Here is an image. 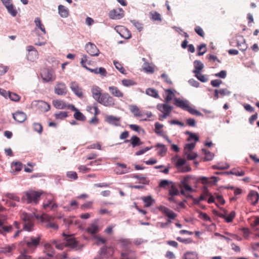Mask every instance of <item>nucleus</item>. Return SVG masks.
Listing matches in <instances>:
<instances>
[{
	"label": "nucleus",
	"instance_id": "nucleus-1",
	"mask_svg": "<svg viewBox=\"0 0 259 259\" xmlns=\"http://www.w3.org/2000/svg\"><path fill=\"white\" fill-rule=\"evenodd\" d=\"M63 235L64 237V243L55 240L52 243L56 248L59 250H63L64 247H68L75 250H80L82 248V245L79 244L73 235H66L65 233Z\"/></svg>",
	"mask_w": 259,
	"mask_h": 259
},
{
	"label": "nucleus",
	"instance_id": "nucleus-2",
	"mask_svg": "<svg viewBox=\"0 0 259 259\" xmlns=\"http://www.w3.org/2000/svg\"><path fill=\"white\" fill-rule=\"evenodd\" d=\"M174 104L178 107L184 110L187 111L192 115L198 116H203V114L195 109L193 108L189 105V102L187 100H183L180 98H175L174 99Z\"/></svg>",
	"mask_w": 259,
	"mask_h": 259
},
{
	"label": "nucleus",
	"instance_id": "nucleus-3",
	"mask_svg": "<svg viewBox=\"0 0 259 259\" xmlns=\"http://www.w3.org/2000/svg\"><path fill=\"white\" fill-rule=\"evenodd\" d=\"M42 194L41 191L29 190L25 192L22 199L24 201H26L27 203L36 204L39 201Z\"/></svg>",
	"mask_w": 259,
	"mask_h": 259
},
{
	"label": "nucleus",
	"instance_id": "nucleus-4",
	"mask_svg": "<svg viewBox=\"0 0 259 259\" xmlns=\"http://www.w3.org/2000/svg\"><path fill=\"white\" fill-rule=\"evenodd\" d=\"M41 239V235H38L37 237H25L21 243L30 251H34L39 244Z\"/></svg>",
	"mask_w": 259,
	"mask_h": 259
},
{
	"label": "nucleus",
	"instance_id": "nucleus-5",
	"mask_svg": "<svg viewBox=\"0 0 259 259\" xmlns=\"http://www.w3.org/2000/svg\"><path fill=\"white\" fill-rule=\"evenodd\" d=\"M97 102L106 107H112L115 105V99L107 93H103Z\"/></svg>",
	"mask_w": 259,
	"mask_h": 259
},
{
	"label": "nucleus",
	"instance_id": "nucleus-6",
	"mask_svg": "<svg viewBox=\"0 0 259 259\" xmlns=\"http://www.w3.org/2000/svg\"><path fill=\"white\" fill-rule=\"evenodd\" d=\"M158 208L165 216L168 218L167 222H165L167 226L171 223V220L175 219L177 217V213L164 206L161 205Z\"/></svg>",
	"mask_w": 259,
	"mask_h": 259
},
{
	"label": "nucleus",
	"instance_id": "nucleus-7",
	"mask_svg": "<svg viewBox=\"0 0 259 259\" xmlns=\"http://www.w3.org/2000/svg\"><path fill=\"white\" fill-rule=\"evenodd\" d=\"M40 75L42 79L46 82L54 81L56 78L55 71L47 68H44L41 70Z\"/></svg>",
	"mask_w": 259,
	"mask_h": 259
},
{
	"label": "nucleus",
	"instance_id": "nucleus-8",
	"mask_svg": "<svg viewBox=\"0 0 259 259\" xmlns=\"http://www.w3.org/2000/svg\"><path fill=\"white\" fill-rule=\"evenodd\" d=\"M189 177H185L181 181L180 184V187L181 188V193L184 195L185 192H192L193 191L192 188L189 185Z\"/></svg>",
	"mask_w": 259,
	"mask_h": 259
},
{
	"label": "nucleus",
	"instance_id": "nucleus-9",
	"mask_svg": "<svg viewBox=\"0 0 259 259\" xmlns=\"http://www.w3.org/2000/svg\"><path fill=\"white\" fill-rule=\"evenodd\" d=\"M42 222L46 221V227L47 228H50L54 230L58 229V225L55 223L52 222L54 220V218L51 215H49L47 214H42V216L41 217Z\"/></svg>",
	"mask_w": 259,
	"mask_h": 259
},
{
	"label": "nucleus",
	"instance_id": "nucleus-10",
	"mask_svg": "<svg viewBox=\"0 0 259 259\" xmlns=\"http://www.w3.org/2000/svg\"><path fill=\"white\" fill-rule=\"evenodd\" d=\"M85 48L87 53L91 56H98L100 54L99 50L93 43L88 42Z\"/></svg>",
	"mask_w": 259,
	"mask_h": 259
},
{
	"label": "nucleus",
	"instance_id": "nucleus-11",
	"mask_svg": "<svg viewBox=\"0 0 259 259\" xmlns=\"http://www.w3.org/2000/svg\"><path fill=\"white\" fill-rule=\"evenodd\" d=\"M70 88L72 91L79 98L83 97L82 88L76 81H72L70 83Z\"/></svg>",
	"mask_w": 259,
	"mask_h": 259
},
{
	"label": "nucleus",
	"instance_id": "nucleus-12",
	"mask_svg": "<svg viewBox=\"0 0 259 259\" xmlns=\"http://www.w3.org/2000/svg\"><path fill=\"white\" fill-rule=\"evenodd\" d=\"M114 171L118 175H122L130 171V167H127L124 163H117Z\"/></svg>",
	"mask_w": 259,
	"mask_h": 259
},
{
	"label": "nucleus",
	"instance_id": "nucleus-13",
	"mask_svg": "<svg viewBox=\"0 0 259 259\" xmlns=\"http://www.w3.org/2000/svg\"><path fill=\"white\" fill-rule=\"evenodd\" d=\"M124 16V11L121 8L114 9L109 13V16L113 19H120Z\"/></svg>",
	"mask_w": 259,
	"mask_h": 259
},
{
	"label": "nucleus",
	"instance_id": "nucleus-14",
	"mask_svg": "<svg viewBox=\"0 0 259 259\" xmlns=\"http://www.w3.org/2000/svg\"><path fill=\"white\" fill-rule=\"evenodd\" d=\"M114 252L113 248L104 246L101 248L100 254L103 258H109L113 255Z\"/></svg>",
	"mask_w": 259,
	"mask_h": 259
},
{
	"label": "nucleus",
	"instance_id": "nucleus-15",
	"mask_svg": "<svg viewBox=\"0 0 259 259\" xmlns=\"http://www.w3.org/2000/svg\"><path fill=\"white\" fill-rule=\"evenodd\" d=\"M27 50L28 52L27 59L31 61H33L37 58L38 53L37 51L32 46H28L27 47Z\"/></svg>",
	"mask_w": 259,
	"mask_h": 259
},
{
	"label": "nucleus",
	"instance_id": "nucleus-16",
	"mask_svg": "<svg viewBox=\"0 0 259 259\" xmlns=\"http://www.w3.org/2000/svg\"><path fill=\"white\" fill-rule=\"evenodd\" d=\"M259 195L257 192L253 190L250 191L247 196V200L252 205H255L257 203Z\"/></svg>",
	"mask_w": 259,
	"mask_h": 259
},
{
	"label": "nucleus",
	"instance_id": "nucleus-17",
	"mask_svg": "<svg viewBox=\"0 0 259 259\" xmlns=\"http://www.w3.org/2000/svg\"><path fill=\"white\" fill-rule=\"evenodd\" d=\"M117 31L122 37L125 39H129L132 36L131 32L124 26L117 27Z\"/></svg>",
	"mask_w": 259,
	"mask_h": 259
},
{
	"label": "nucleus",
	"instance_id": "nucleus-18",
	"mask_svg": "<svg viewBox=\"0 0 259 259\" xmlns=\"http://www.w3.org/2000/svg\"><path fill=\"white\" fill-rule=\"evenodd\" d=\"M55 93L58 95H63L66 93V87L63 82H57L55 88Z\"/></svg>",
	"mask_w": 259,
	"mask_h": 259
},
{
	"label": "nucleus",
	"instance_id": "nucleus-19",
	"mask_svg": "<svg viewBox=\"0 0 259 259\" xmlns=\"http://www.w3.org/2000/svg\"><path fill=\"white\" fill-rule=\"evenodd\" d=\"M108 89L111 94L114 97L123 98L124 96L123 93L115 86H110Z\"/></svg>",
	"mask_w": 259,
	"mask_h": 259
},
{
	"label": "nucleus",
	"instance_id": "nucleus-20",
	"mask_svg": "<svg viewBox=\"0 0 259 259\" xmlns=\"http://www.w3.org/2000/svg\"><path fill=\"white\" fill-rule=\"evenodd\" d=\"M14 119L18 122L22 123L27 119L26 114L22 111H16L13 114Z\"/></svg>",
	"mask_w": 259,
	"mask_h": 259
},
{
	"label": "nucleus",
	"instance_id": "nucleus-21",
	"mask_svg": "<svg viewBox=\"0 0 259 259\" xmlns=\"http://www.w3.org/2000/svg\"><path fill=\"white\" fill-rule=\"evenodd\" d=\"M157 109L162 113L169 115L171 110L172 107L166 104H160L157 106Z\"/></svg>",
	"mask_w": 259,
	"mask_h": 259
},
{
	"label": "nucleus",
	"instance_id": "nucleus-22",
	"mask_svg": "<svg viewBox=\"0 0 259 259\" xmlns=\"http://www.w3.org/2000/svg\"><path fill=\"white\" fill-rule=\"evenodd\" d=\"M6 221L4 220H0V228L4 232L3 235H6L7 233H10L12 231L13 228L12 225H6Z\"/></svg>",
	"mask_w": 259,
	"mask_h": 259
},
{
	"label": "nucleus",
	"instance_id": "nucleus-23",
	"mask_svg": "<svg viewBox=\"0 0 259 259\" xmlns=\"http://www.w3.org/2000/svg\"><path fill=\"white\" fill-rule=\"evenodd\" d=\"M88 232L91 234H95L97 233L99 231L98 221L95 220L87 229Z\"/></svg>",
	"mask_w": 259,
	"mask_h": 259
},
{
	"label": "nucleus",
	"instance_id": "nucleus-24",
	"mask_svg": "<svg viewBox=\"0 0 259 259\" xmlns=\"http://www.w3.org/2000/svg\"><path fill=\"white\" fill-rule=\"evenodd\" d=\"M16 249V246L14 244L5 245L4 247H0V253L7 254L12 253Z\"/></svg>",
	"mask_w": 259,
	"mask_h": 259
},
{
	"label": "nucleus",
	"instance_id": "nucleus-25",
	"mask_svg": "<svg viewBox=\"0 0 259 259\" xmlns=\"http://www.w3.org/2000/svg\"><path fill=\"white\" fill-rule=\"evenodd\" d=\"M130 110L131 112L134 114V115L136 117H143L144 116V114L142 111H141L140 109L136 105H131L130 106Z\"/></svg>",
	"mask_w": 259,
	"mask_h": 259
},
{
	"label": "nucleus",
	"instance_id": "nucleus-26",
	"mask_svg": "<svg viewBox=\"0 0 259 259\" xmlns=\"http://www.w3.org/2000/svg\"><path fill=\"white\" fill-rule=\"evenodd\" d=\"M53 106L57 109H63L69 108V106L63 101L60 100H54L53 101Z\"/></svg>",
	"mask_w": 259,
	"mask_h": 259
},
{
	"label": "nucleus",
	"instance_id": "nucleus-27",
	"mask_svg": "<svg viewBox=\"0 0 259 259\" xmlns=\"http://www.w3.org/2000/svg\"><path fill=\"white\" fill-rule=\"evenodd\" d=\"M129 142H131V143L133 147H135L136 146H140L142 144V143L140 141V139L136 136H134L132 137L130 140H125L124 141V143H128Z\"/></svg>",
	"mask_w": 259,
	"mask_h": 259
},
{
	"label": "nucleus",
	"instance_id": "nucleus-28",
	"mask_svg": "<svg viewBox=\"0 0 259 259\" xmlns=\"http://www.w3.org/2000/svg\"><path fill=\"white\" fill-rule=\"evenodd\" d=\"M157 151L158 155L160 156H163L166 154L167 148L163 144L158 143L155 146Z\"/></svg>",
	"mask_w": 259,
	"mask_h": 259
},
{
	"label": "nucleus",
	"instance_id": "nucleus-29",
	"mask_svg": "<svg viewBox=\"0 0 259 259\" xmlns=\"http://www.w3.org/2000/svg\"><path fill=\"white\" fill-rule=\"evenodd\" d=\"M92 93L93 97L97 101L102 96V94L101 93V90L98 87H95L92 89Z\"/></svg>",
	"mask_w": 259,
	"mask_h": 259
},
{
	"label": "nucleus",
	"instance_id": "nucleus-30",
	"mask_svg": "<svg viewBox=\"0 0 259 259\" xmlns=\"http://www.w3.org/2000/svg\"><path fill=\"white\" fill-rule=\"evenodd\" d=\"M37 106L42 112H47L50 109V105L47 102L42 101L38 102Z\"/></svg>",
	"mask_w": 259,
	"mask_h": 259
},
{
	"label": "nucleus",
	"instance_id": "nucleus-31",
	"mask_svg": "<svg viewBox=\"0 0 259 259\" xmlns=\"http://www.w3.org/2000/svg\"><path fill=\"white\" fill-rule=\"evenodd\" d=\"M59 14L61 17L66 18L69 15V10L65 6L59 5L58 7Z\"/></svg>",
	"mask_w": 259,
	"mask_h": 259
},
{
	"label": "nucleus",
	"instance_id": "nucleus-32",
	"mask_svg": "<svg viewBox=\"0 0 259 259\" xmlns=\"http://www.w3.org/2000/svg\"><path fill=\"white\" fill-rule=\"evenodd\" d=\"M182 259H198V254L195 251H187L184 253Z\"/></svg>",
	"mask_w": 259,
	"mask_h": 259
},
{
	"label": "nucleus",
	"instance_id": "nucleus-33",
	"mask_svg": "<svg viewBox=\"0 0 259 259\" xmlns=\"http://www.w3.org/2000/svg\"><path fill=\"white\" fill-rule=\"evenodd\" d=\"M201 180H202V183L203 184H215L218 181L219 178L216 177H211L209 179L206 177H202Z\"/></svg>",
	"mask_w": 259,
	"mask_h": 259
},
{
	"label": "nucleus",
	"instance_id": "nucleus-34",
	"mask_svg": "<svg viewBox=\"0 0 259 259\" xmlns=\"http://www.w3.org/2000/svg\"><path fill=\"white\" fill-rule=\"evenodd\" d=\"M236 213L234 211H232L228 215L224 214H220V217L224 219L226 222L230 223L232 222L235 217Z\"/></svg>",
	"mask_w": 259,
	"mask_h": 259
},
{
	"label": "nucleus",
	"instance_id": "nucleus-35",
	"mask_svg": "<svg viewBox=\"0 0 259 259\" xmlns=\"http://www.w3.org/2000/svg\"><path fill=\"white\" fill-rule=\"evenodd\" d=\"M168 189V194L170 196H177L179 194V191L174 183H171Z\"/></svg>",
	"mask_w": 259,
	"mask_h": 259
},
{
	"label": "nucleus",
	"instance_id": "nucleus-36",
	"mask_svg": "<svg viewBox=\"0 0 259 259\" xmlns=\"http://www.w3.org/2000/svg\"><path fill=\"white\" fill-rule=\"evenodd\" d=\"M121 247L124 249H128L131 244V241L128 239H120L118 240Z\"/></svg>",
	"mask_w": 259,
	"mask_h": 259
},
{
	"label": "nucleus",
	"instance_id": "nucleus-37",
	"mask_svg": "<svg viewBox=\"0 0 259 259\" xmlns=\"http://www.w3.org/2000/svg\"><path fill=\"white\" fill-rule=\"evenodd\" d=\"M43 207L45 209H54L57 207V205L54 202L53 199H52L49 200L46 203H44Z\"/></svg>",
	"mask_w": 259,
	"mask_h": 259
},
{
	"label": "nucleus",
	"instance_id": "nucleus-38",
	"mask_svg": "<svg viewBox=\"0 0 259 259\" xmlns=\"http://www.w3.org/2000/svg\"><path fill=\"white\" fill-rule=\"evenodd\" d=\"M106 120L110 124L116 126L119 125V118H116L113 116H108L106 118Z\"/></svg>",
	"mask_w": 259,
	"mask_h": 259
},
{
	"label": "nucleus",
	"instance_id": "nucleus-39",
	"mask_svg": "<svg viewBox=\"0 0 259 259\" xmlns=\"http://www.w3.org/2000/svg\"><path fill=\"white\" fill-rule=\"evenodd\" d=\"M21 219L24 222V223L29 222L33 221V215L32 214H29L26 212H23L21 214Z\"/></svg>",
	"mask_w": 259,
	"mask_h": 259
},
{
	"label": "nucleus",
	"instance_id": "nucleus-40",
	"mask_svg": "<svg viewBox=\"0 0 259 259\" xmlns=\"http://www.w3.org/2000/svg\"><path fill=\"white\" fill-rule=\"evenodd\" d=\"M142 200L144 202V206L145 207L151 206L154 202V200L150 196L143 197L142 198Z\"/></svg>",
	"mask_w": 259,
	"mask_h": 259
},
{
	"label": "nucleus",
	"instance_id": "nucleus-41",
	"mask_svg": "<svg viewBox=\"0 0 259 259\" xmlns=\"http://www.w3.org/2000/svg\"><path fill=\"white\" fill-rule=\"evenodd\" d=\"M194 65L195 69L194 70L193 72L194 73H198L199 72H200L204 67L203 63L199 60L195 61L194 62Z\"/></svg>",
	"mask_w": 259,
	"mask_h": 259
},
{
	"label": "nucleus",
	"instance_id": "nucleus-42",
	"mask_svg": "<svg viewBox=\"0 0 259 259\" xmlns=\"http://www.w3.org/2000/svg\"><path fill=\"white\" fill-rule=\"evenodd\" d=\"M34 23L37 28H39L44 34L46 33V30L43 24L41 23V20L39 17L35 19Z\"/></svg>",
	"mask_w": 259,
	"mask_h": 259
},
{
	"label": "nucleus",
	"instance_id": "nucleus-43",
	"mask_svg": "<svg viewBox=\"0 0 259 259\" xmlns=\"http://www.w3.org/2000/svg\"><path fill=\"white\" fill-rule=\"evenodd\" d=\"M227 174L235 175L236 176H243L245 175V172L240 168H233L229 172H227Z\"/></svg>",
	"mask_w": 259,
	"mask_h": 259
},
{
	"label": "nucleus",
	"instance_id": "nucleus-44",
	"mask_svg": "<svg viewBox=\"0 0 259 259\" xmlns=\"http://www.w3.org/2000/svg\"><path fill=\"white\" fill-rule=\"evenodd\" d=\"M146 94L155 98H158L159 97L158 92L155 89L153 88L147 89L146 90Z\"/></svg>",
	"mask_w": 259,
	"mask_h": 259
},
{
	"label": "nucleus",
	"instance_id": "nucleus-45",
	"mask_svg": "<svg viewBox=\"0 0 259 259\" xmlns=\"http://www.w3.org/2000/svg\"><path fill=\"white\" fill-rule=\"evenodd\" d=\"M45 252L49 256H53L54 254V249L52 245L50 244H46L45 245Z\"/></svg>",
	"mask_w": 259,
	"mask_h": 259
},
{
	"label": "nucleus",
	"instance_id": "nucleus-46",
	"mask_svg": "<svg viewBox=\"0 0 259 259\" xmlns=\"http://www.w3.org/2000/svg\"><path fill=\"white\" fill-rule=\"evenodd\" d=\"M22 168V164L21 162H15L12 164V169L13 171L18 172L20 171Z\"/></svg>",
	"mask_w": 259,
	"mask_h": 259
},
{
	"label": "nucleus",
	"instance_id": "nucleus-47",
	"mask_svg": "<svg viewBox=\"0 0 259 259\" xmlns=\"http://www.w3.org/2000/svg\"><path fill=\"white\" fill-rule=\"evenodd\" d=\"M166 94L165 100L166 103L169 102L175 96L174 93L170 89H167L165 91Z\"/></svg>",
	"mask_w": 259,
	"mask_h": 259
},
{
	"label": "nucleus",
	"instance_id": "nucleus-48",
	"mask_svg": "<svg viewBox=\"0 0 259 259\" xmlns=\"http://www.w3.org/2000/svg\"><path fill=\"white\" fill-rule=\"evenodd\" d=\"M34 224L33 221H30L27 223H24L23 225V230L28 232L33 230Z\"/></svg>",
	"mask_w": 259,
	"mask_h": 259
},
{
	"label": "nucleus",
	"instance_id": "nucleus-49",
	"mask_svg": "<svg viewBox=\"0 0 259 259\" xmlns=\"http://www.w3.org/2000/svg\"><path fill=\"white\" fill-rule=\"evenodd\" d=\"M5 7L7 9L9 13L11 14L13 16H16L17 12L14 8L13 4H11V3L9 5L5 6Z\"/></svg>",
	"mask_w": 259,
	"mask_h": 259
},
{
	"label": "nucleus",
	"instance_id": "nucleus-50",
	"mask_svg": "<svg viewBox=\"0 0 259 259\" xmlns=\"http://www.w3.org/2000/svg\"><path fill=\"white\" fill-rule=\"evenodd\" d=\"M113 64L115 68L121 73L126 74L125 70L122 66V65L117 61H114Z\"/></svg>",
	"mask_w": 259,
	"mask_h": 259
},
{
	"label": "nucleus",
	"instance_id": "nucleus-51",
	"mask_svg": "<svg viewBox=\"0 0 259 259\" xmlns=\"http://www.w3.org/2000/svg\"><path fill=\"white\" fill-rule=\"evenodd\" d=\"M150 14L151 16V19L152 20L158 21H161V15L157 12L154 11L153 12H150Z\"/></svg>",
	"mask_w": 259,
	"mask_h": 259
},
{
	"label": "nucleus",
	"instance_id": "nucleus-52",
	"mask_svg": "<svg viewBox=\"0 0 259 259\" xmlns=\"http://www.w3.org/2000/svg\"><path fill=\"white\" fill-rule=\"evenodd\" d=\"M198 55L201 56L203 55L206 52V45L204 44H202L200 46H198Z\"/></svg>",
	"mask_w": 259,
	"mask_h": 259
},
{
	"label": "nucleus",
	"instance_id": "nucleus-53",
	"mask_svg": "<svg viewBox=\"0 0 259 259\" xmlns=\"http://www.w3.org/2000/svg\"><path fill=\"white\" fill-rule=\"evenodd\" d=\"M74 117L78 120L84 121L85 119V117L83 114L78 110H76L74 114Z\"/></svg>",
	"mask_w": 259,
	"mask_h": 259
},
{
	"label": "nucleus",
	"instance_id": "nucleus-54",
	"mask_svg": "<svg viewBox=\"0 0 259 259\" xmlns=\"http://www.w3.org/2000/svg\"><path fill=\"white\" fill-rule=\"evenodd\" d=\"M86 63H87L88 64H90V62L88 61V56L86 55H83L81 59L80 64L82 67H83V68H85L87 70L89 67L87 66Z\"/></svg>",
	"mask_w": 259,
	"mask_h": 259
},
{
	"label": "nucleus",
	"instance_id": "nucleus-55",
	"mask_svg": "<svg viewBox=\"0 0 259 259\" xmlns=\"http://www.w3.org/2000/svg\"><path fill=\"white\" fill-rule=\"evenodd\" d=\"M202 151L204 153L205 156L204 157V160L210 161L211 160L213 157V154L211 153L209 151H207L204 149H202Z\"/></svg>",
	"mask_w": 259,
	"mask_h": 259
},
{
	"label": "nucleus",
	"instance_id": "nucleus-56",
	"mask_svg": "<svg viewBox=\"0 0 259 259\" xmlns=\"http://www.w3.org/2000/svg\"><path fill=\"white\" fill-rule=\"evenodd\" d=\"M67 112L65 111H60L55 114V117L57 119H63L67 117Z\"/></svg>",
	"mask_w": 259,
	"mask_h": 259
},
{
	"label": "nucleus",
	"instance_id": "nucleus-57",
	"mask_svg": "<svg viewBox=\"0 0 259 259\" xmlns=\"http://www.w3.org/2000/svg\"><path fill=\"white\" fill-rule=\"evenodd\" d=\"M8 97L12 101L18 102L20 99V97L16 93L13 92H9Z\"/></svg>",
	"mask_w": 259,
	"mask_h": 259
},
{
	"label": "nucleus",
	"instance_id": "nucleus-58",
	"mask_svg": "<svg viewBox=\"0 0 259 259\" xmlns=\"http://www.w3.org/2000/svg\"><path fill=\"white\" fill-rule=\"evenodd\" d=\"M121 83L123 86L130 87L135 85L136 82L131 79H124L122 80Z\"/></svg>",
	"mask_w": 259,
	"mask_h": 259
},
{
	"label": "nucleus",
	"instance_id": "nucleus-59",
	"mask_svg": "<svg viewBox=\"0 0 259 259\" xmlns=\"http://www.w3.org/2000/svg\"><path fill=\"white\" fill-rule=\"evenodd\" d=\"M185 134L189 135V137L188 138V141H191L192 140H194L195 142L196 143L199 140L198 137L190 132L186 131L185 132Z\"/></svg>",
	"mask_w": 259,
	"mask_h": 259
},
{
	"label": "nucleus",
	"instance_id": "nucleus-60",
	"mask_svg": "<svg viewBox=\"0 0 259 259\" xmlns=\"http://www.w3.org/2000/svg\"><path fill=\"white\" fill-rule=\"evenodd\" d=\"M66 176L70 180H75L78 178L76 172L72 171H68L66 173Z\"/></svg>",
	"mask_w": 259,
	"mask_h": 259
},
{
	"label": "nucleus",
	"instance_id": "nucleus-61",
	"mask_svg": "<svg viewBox=\"0 0 259 259\" xmlns=\"http://www.w3.org/2000/svg\"><path fill=\"white\" fill-rule=\"evenodd\" d=\"M131 22L133 24V25L137 28V29L141 31L143 28V24L139 22V21L136 20H131Z\"/></svg>",
	"mask_w": 259,
	"mask_h": 259
},
{
	"label": "nucleus",
	"instance_id": "nucleus-62",
	"mask_svg": "<svg viewBox=\"0 0 259 259\" xmlns=\"http://www.w3.org/2000/svg\"><path fill=\"white\" fill-rule=\"evenodd\" d=\"M195 76L200 81L205 82H206L208 80L207 78L204 75L202 74L200 72H199L198 73H195Z\"/></svg>",
	"mask_w": 259,
	"mask_h": 259
},
{
	"label": "nucleus",
	"instance_id": "nucleus-63",
	"mask_svg": "<svg viewBox=\"0 0 259 259\" xmlns=\"http://www.w3.org/2000/svg\"><path fill=\"white\" fill-rule=\"evenodd\" d=\"M185 154L187 156V158L189 160H193L196 158L197 156V154L192 151L185 152Z\"/></svg>",
	"mask_w": 259,
	"mask_h": 259
},
{
	"label": "nucleus",
	"instance_id": "nucleus-64",
	"mask_svg": "<svg viewBox=\"0 0 259 259\" xmlns=\"http://www.w3.org/2000/svg\"><path fill=\"white\" fill-rule=\"evenodd\" d=\"M171 183H172V182L168 181L166 180H163L160 182L159 186L161 188H165L166 186L169 187L171 185Z\"/></svg>",
	"mask_w": 259,
	"mask_h": 259
}]
</instances>
